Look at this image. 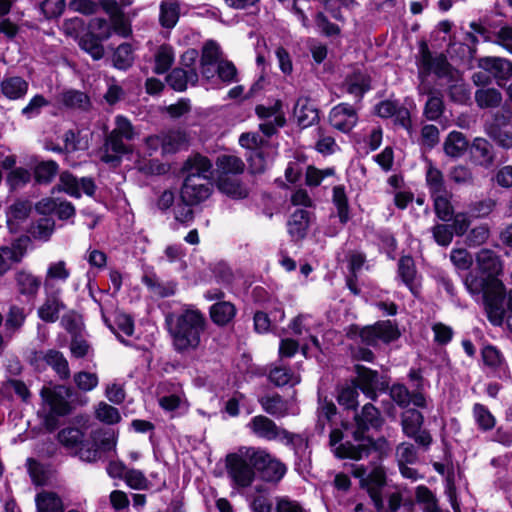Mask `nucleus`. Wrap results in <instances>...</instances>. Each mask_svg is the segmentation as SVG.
I'll use <instances>...</instances> for the list:
<instances>
[{
  "instance_id": "obj_52",
  "label": "nucleus",
  "mask_w": 512,
  "mask_h": 512,
  "mask_svg": "<svg viewBox=\"0 0 512 512\" xmlns=\"http://www.w3.org/2000/svg\"><path fill=\"white\" fill-rule=\"evenodd\" d=\"M66 8L65 0H42L39 10L46 20L58 19Z\"/></svg>"
},
{
  "instance_id": "obj_17",
  "label": "nucleus",
  "mask_w": 512,
  "mask_h": 512,
  "mask_svg": "<svg viewBox=\"0 0 512 512\" xmlns=\"http://www.w3.org/2000/svg\"><path fill=\"white\" fill-rule=\"evenodd\" d=\"M194 175H186L180 191V201L190 205H198L211 194L207 184L196 183Z\"/></svg>"
},
{
  "instance_id": "obj_33",
  "label": "nucleus",
  "mask_w": 512,
  "mask_h": 512,
  "mask_svg": "<svg viewBox=\"0 0 512 512\" xmlns=\"http://www.w3.org/2000/svg\"><path fill=\"white\" fill-rule=\"evenodd\" d=\"M175 61L174 49L170 44H162L154 55L153 72L156 75H163L172 69Z\"/></svg>"
},
{
  "instance_id": "obj_30",
  "label": "nucleus",
  "mask_w": 512,
  "mask_h": 512,
  "mask_svg": "<svg viewBox=\"0 0 512 512\" xmlns=\"http://www.w3.org/2000/svg\"><path fill=\"white\" fill-rule=\"evenodd\" d=\"M105 39L97 36L94 31H86L79 39L78 45L81 50L91 56L93 60H100L104 57L105 49L102 44Z\"/></svg>"
},
{
  "instance_id": "obj_2",
  "label": "nucleus",
  "mask_w": 512,
  "mask_h": 512,
  "mask_svg": "<svg viewBox=\"0 0 512 512\" xmlns=\"http://www.w3.org/2000/svg\"><path fill=\"white\" fill-rule=\"evenodd\" d=\"M165 325L173 349L179 354H186L200 347L207 319L199 309H185L179 314L166 315Z\"/></svg>"
},
{
  "instance_id": "obj_42",
  "label": "nucleus",
  "mask_w": 512,
  "mask_h": 512,
  "mask_svg": "<svg viewBox=\"0 0 512 512\" xmlns=\"http://www.w3.org/2000/svg\"><path fill=\"white\" fill-rule=\"evenodd\" d=\"M141 282L148 288L149 291L159 296L160 298H167L173 296L176 292V285L170 283L168 285L159 281L156 273H146L142 276Z\"/></svg>"
},
{
  "instance_id": "obj_1",
  "label": "nucleus",
  "mask_w": 512,
  "mask_h": 512,
  "mask_svg": "<svg viewBox=\"0 0 512 512\" xmlns=\"http://www.w3.org/2000/svg\"><path fill=\"white\" fill-rule=\"evenodd\" d=\"M501 273L500 257L493 250L481 249L476 253V267L464 279L470 294H482L487 319L494 326H501L506 314V289L499 279Z\"/></svg>"
},
{
  "instance_id": "obj_61",
  "label": "nucleus",
  "mask_w": 512,
  "mask_h": 512,
  "mask_svg": "<svg viewBox=\"0 0 512 512\" xmlns=\"http://www.w3.org/2000/svg\"><path fill=\"white\" fill-rule=\"evenodd\" d=\"M434 241L442 247H447L453 240L454 233L449 224L437 223L431 228Z\"/></svg>"
},
{
  "instance_id": "obj_35",
  "label": "nucleus",
  "mask_w": 512,
  "mask_h": 512,
  "mask_svg": "<svg viewBox=\"0 0 512 512\" xmlns=\"http://www.w3.org/2000/svg\"><path fill=\"white\" fill-rule=\"evenodd\" d=\"M59 165L55 160H44L35 165L32 178L37 185L50 184L58 174Z\"/></svg>"
},
{
  "instance_id": "obj_18",
  "label": "nucleus",
  "mask_w": 512,
  "mask_h": 512,
  "mask_svg": "<svg viewBox=\"0 0 512 512\" xmlns=\"http://www.w3.org/2000/svg\"><path fill=\"white\" fill-rule=\"evenodd\" d=\"M313 213L305 209H296L287 221V232L292 241L299 242L307 237Z\"/></svg>"
},
{
  "instance_id": "obj_26",
  "label": "nucleus",
  "mask_w": 512,
  "mask_h": 512,
  "mask_svg": "<svg viewBox=\"0 0 512 512\" xmlns=\"http://www.w3.org/2000/svg\"><path fill=\"white\" fill-rule=\"evenodd\" d=\"M212 162L200 153L189 156L182 165L181 172L185 175H194V178L207 179L205 173L212 169Z\"/></svg>"
},
{
  "instance_id": "obj_25",
  "label": "nucleus",
  "mask_w": 512,
  "mask_h": 512,
  "mask_svg": "<svg viewBox=\"0 0 512 512\" xmlns=\"http://www.w3.org/2000/svg\"><path fill=\"white\" fill-rule=\"evenodd\" d=\"M345 82L347 93L356 96L361 101L364 95L370 91L372 79L369 74L357 69L346 77Z\"/></svg>"
},
{
  "instance_id": "obj_49",
  "label": "nucleus",
  "mask_w": 512,
  "mask_h": 512,
  "mask_svg": "<svg viewBox=\"0 0 512 512\" xmlns=\"http://www.w3.org/2000/svg\"><path fill=\"white\" fill-rule=\"evenodd\" d=\"M475 101L482 108L498 107L502 101V94L496 88L478 89L475 92Z\"/></svg>"
},
{
  "instance_id": "obj_28",
  "label": "nucleus",
  "mask_w": 512,
  "mask_h": 512,
  "mask_svg": "<svg viewBox=\"0 0 512 512\" xmlns=\"http://www.w3.org/2000/svg\"><path fill=\"white\" fill-rule=\"evenodd\" d=\"M469 148L470 143L466 136L456 130L451 131L443 143L445 154L451 158L462 157Z\"/></svg>"
},
{
  "instance_id": "obj_3",
  "label": "nucleus",
  "mask_w": 512,
  "mask_h": 512,
  "mask_svg": "<svg viewBox=\"0 0 512 512\" xmlns=\"http://www.w3.org/2000/svg\"><path fill=\"white\" fill-rule=\"evenodd\" d=\"M425 182L430 198L433 201V210L436 217L447 223L455 214L452 205L453 193L448 189L443 172L433 165L431 161L426 169Z\"/></svg>"
},
{
  "instance_id": "obj_43",
  "label": "nucleus",
  "mask_w": 512,
  "mask_h": 512,
  "mask_svg": "<svg viewBox=\"0 0 512 512\" xmlns=\"http://www.w3.org/2000/svg\"><path fill=\"white\" fill-rule=\"evenodd\" d=\"M32 179V172L25 167L19 166L7 173L5 183L8 190L14 192L27 186Z\"/></svg>"
},
{
  "instance_id": "obj_40",
  "label": "nucleus",
  "mask_w": 512,
  "mask_h": 512,
  "mask_svg": "<svg viewBox=\"0 0 512 512\" xmlns=\"http://www.w3.org/2000/svg\"><path fill=\"white\" fill-rule=\"evenodd\" d=\"M416 501L422 505V512H450L440 507L437 496L423 484L416 487Z\"/></svg>"
},
{
  "instance_id": "obj_38",
  "label": "nucleus",
  "mask_w": 512,
  "mask_h": 512,
  "mask_svg": "<svg viewBox=\"0 0 512 512\" xmlns=\"http://www.w3.org/2000/svg\"><path fill=\"white\" fill-rule=\"evenodd\" d=\"M61 103L69 109L88 111L91 108L90 97L80 90L68 89L61 94Z\"/></svg>"
},
{
  "instance_id": "obj_41",
  "label": "nucleus",
  "mask_w": 512,
  "mask_h": 512,
  "mask_svg": "<svg viewBox=\"0 0 512 512\" xmlns=\"http://www.w3.org/2000/svg\"><path fill=\"white\" fill-rule=\"evenodd\" d=\"M268 148L269 147H261L246 153L248 171L250 174L261 175L265 173L269 157Z\"/></svg>"
},
{
  "instance_id": "obj_50",
  "label": "nucleus",
  "mask_w": 512,
  "mask_h": 512,
  "mask_svg": "<svg viewBox=\"0 0 512 512\" xmlns=\"http://www.w3.org/2000/svg\"><path fill=\"white\" fill-rule=\"evenodd\" d=\"M165 81L174 91L184 92L189 82L188 72L184 68L175 67L166 75Z\"/></svg>"
},
{
  "instance_id": "obj_62",
  "label": "nucleus",
  "mask_w": 512,
  "mask_h": 512,
  "mask_svg": "<svg viewBox=\"0 0 512 512\" xmlns=\"http://www.w3.org/2000/svg\"><path fill=\"white\" fill-rule=\"evenodd\" d=\"M216 74L224 83L237 81L238 70L235 64L230 60H220L217 64Z\"/></svg>"
},
{
  "instance_id": "obj_48",
  "label": "nucleus",
  "mask_w": 512,
  "mask_h": 512,
  "mask_svg": "<svg viewBox=\"0 0 512 512\" xmlns=\"http://www.w3.org/2000/svg\"><path fill=\"white\" fill-rule=\"evenodd\" d=\"M354 414L369 423L375 431H380L385 423L380 410L372 403H366L360 412L355 411Z\"/></svg>"
},
{
  "instance_id": "obj_4",
  "label": "nucleus",
  "mask_w": 512,
  "mask_h": 512,
  "mask_svg": "<svg viewBox=\"0 0 512 512\" xmlns=\"http://www.w3.org/2000/svg\"><path fill=\"white\" fill-rule=\"evenodd\" d=\"M401 336L398 324L391 320H378L373 324L360 326L351 324L346 330V337L349 340H359L362 345L377 348L379 342L390 344Z\"/></svg>"
},
{
  "instance_id": "obj_63",
  "label": "nucleus",
  "mask_w": 512,
  "mask_h": 512,
  "mask_svg": "<svg viewBox=\"0 0 512 512\" xmlns=\"http://www.w3.org/2000/svg\"><path fill=\"white\" fill-rule=\"evenodd\" d=\"M27 471L33 484L42 486L46 483L47 477L44 466L34 458L26 460Z\"/></svg>"
},
{
  "instance_id": "obj_27",
  "label": "nucleus",
  "mask_w": 512,
  "mask_h": 512,
  "mask_svg": "<svg viewBox=\"0 0 512 512\" xmlns=\"http://www.w3.org/2000/svg\"><path fill=\"white\" fill-rule=\"evenodd\" d=\"M217 176H236L245 171L244 161L235 155L221 154L215 161Z\"/></svg>"
},
{
  "instance_id": "obj_6",
  "label": "nucleus",
  "mask_w": 512,
  "mask_h": 512,
  "mask_svg": "<svg viewBox=\"0 0 512 512\" xmlns=\"http://www.w3.org/2000/svg\"><path fill=\"white\" fill-rule=\"evenodd\" d=\"M58 442L67 450H75L74 455L82 461L93 463L99 459V445L95 435L85 438L84 432L77 427H66L57 433Z\"/></svg>"
},
{
  "instance_id": "obj_45",
  "label": "nucleus",
  "mask_w": 512,
  "mask_h": 512,
  "mask_svg": "<svg viewBox=\"0 0 512 512\" xmlns=\"http://www.w3.org/2000/svg\"><path fill=\"white\" fill-rule=\"evenodd\" d=\"M258 402L262 409L271 416L283 417L286 414L285 402L278 393L262 396L258 399Z\"/></svg>"
},
{
  "instance_id": "obj_36",
  "label": "nucleus",
  "mask_w": 512,
  "mask_h": 512,
  "mask_svg": "<svg viewBox=\"0 0 512 512\" xmlns=\"http://www.w3.org/2000/svg\"><path fill=\"white\" fill-rule=\"evenodd\" d=\"M44 362L54 370L61 380L69 379L71 375L69 363L61 351L56 349L47 350Z\"/></svg>"
},
{
  "instance_id": "obj_37",
  "label": "nucleus",
  "mask_w": 512,
  "mask_h": 512,
  "mask_svg": "<svg viewBox=\"0 0 512 512\" xmlns=\"http://www.w3.org/2000/svg\"><path fill=\"white\" fill-rule=\"evenodd\" d=\"M134 59L133 46L128 42H123L114 49L112 64L117 70L127 71L133 66Z\"/></svg>"
},
{
  "instance_id": "obj_53",
  "label": "nucleus",
  "mask_w": 512,
  "mask_h": 512,
  "mask_svg": "<svg viewBox=\"0 0 512 512\" xmlns=\"http://www.w3.org/2000/svg\"><path fill=\"white\" fill-rule=\"evenodd\" d=\"M391 400L401 409L410 405V390L402 383H394L387 390Z\"/></svg>"
},
{
  "instance_id": "obj_8",
  "label": "nucleus",
  "mask_w": 512,
  "mask_h": 512,
  "mask_svg": "<svg viewBox=\"0 0 512 512\" xmlns=\"http://www.w3.org/2000/svg\"><path fill=\"white\" fill-rule=\"evenodd\" d=\"M419 58L417 60L418 76L424 80L427 76L434 73L438 78H446L451 76L453 66L444 53L433 56L427 41L422 39L418 43Z\"/></svg>"
},
{
  "instance_id": "obj_59",
  "label": "nucleus",
  "mask_w": 512,
  "mask_h": 512,
  "mask_svg": "<svg viewBox=\"0 0 512 512\" xmlns=\"http://www.w3.org/2000/svg\"><path fill=\"white\" fill-rule=\"evenodd\" d=\"M61 323L71 338L80 336L83 332L84 325L81 321V316L77 315L74 311L65 314L62 317Z\"/></svg>"
},
{
  "instance_id": "obj_55",
  "label": "nucleus",
  "mask_w": 512,
  "mask_h": 512,
  "mask_svg": "<svg viewBox=\"0 0 512 512\" xmlns=\"http://www.w3.org/2000/svg\"><path fill=\"white\" fill-rule=\"evenodd\" d=\"M95 415L99 421L108 425L117 424L121 420V415L118 409L106 402L99 403Z\"/></svg>"
},
{
  "instance_id": "obj_51",
  "label": "nucleus",
  "mask_w": 512,
  "mask_h": 512,
  "mask_svg": "<svg viewBox=\"0 0 512 512\" xmlns=\"http://www.w3.org/2000/svg\"><path fill=\"white\" fill-rule=\"evenodd\" d=\"M29 241L30 238L28 236H21L13 242L12 247L1 246L0 250L7 255L12 262L19 263L27 252Z\"/></svg>"
},
{
  "instance_id": "obj_24",
  "label": "nucleus",
  "mask_w": 512,
  "mask_h": 512,
  "mask_svg": "<svg viewBox=\"0 0 512 512\" xmlns=\"http://www.w3.org/2000/svg\"><path fill=\"white\" fill-rule=\"evenodd\" d=\"M217 189L233 200H243L249 196V189L245 184L232 177L217 176Z\"/></svg>"
},
{
  "instance_id": "obj_7",
  "label": "nucleus",
  "mask_w": 512,
  "mask_h": 512,
  "mask_svg": "<svg viewBox=\"0 0 512 512\" xmlns=\"http://www.w3.org/2000/svg\"><path fill=\"white\" fill-rule=\"evenodd\" d=\"M248 460L252 462L255 476L266 483L278 484L287 473V466L266 449L250 448Z\"/></svg>"
},
{
  "instance_id": "obj_56",
  "label": "nucleus",
  "mask_w": 512,
  "mask_h": 512,
  "mask_svg": "<svg viewBox=\"0 0 512 512\" xmlns=\"http://www.w3.org/2000/svg\"><path fill=\"white\" fill-rule=\"evenodd\" d=\"M239 144L247 152H251L261 147H270L269 140L255 132L242 133L239 137Z\"/></svg>"
},
{
  "instance_id": "obj_44",
  "label": "nucleus",
  "mask_w": 512,
  "mask_h": 512,
  "mask_svg": "<svg viewBox=\"0 0 512 512\" xmlns=\"http://www.w3.org/2000/svg\"><path fill=\"white\" fill-rule=\"evenodd\" d=\"M473 417L479 430L483 432L491 431L496 426V418L487 406L481 403L473 405Z\"/></svg>"
},
{
  "instance_id": "obj_14",
  "label": "nucleus",
  "mask_w": 512,
  "mask_h": 512,
  "mask_svg": "<svg viewBox=\"0 0 512 512\" xmlns=\"http://www.w3.org/2000/svg\"><path fill=\"white\" fill-rule=\"evenodd\" d=\"M483 364L491 369L499 379H510V370L503 353L492 344H486L481 349Z\"/></svg>"
},
{
  "instance_id": "obj_19",
  "label": "nucleus",
  "mask_w": 512,
  "mask_h": 512,
  "mask_svg": "<svg viewBox=\"0 0 512 512\" xmlns=\"http://www.w3.org/2000/svg\"><path fill=\"white\" fill-rule=\"evenodd\" d=\"M66 309L65 303L60 297V290L46 293L44 303L38 308V317L45 323H55L59 319V314Z\"/></svg>"
},
{
  "instance_id": "obj_5",
  "label": "nucleus",
  "mask_w": 512,
  "mask_h": 512,
  "mask_svg": "<svg viewBox=\"0 0 512 512\" xmlns=\"http://www.w3.org/2000/svg\"><path fill=\"white\" fill-rule=\"evenodd\" d=\"M42 402L49 409L60 415H71L77 406H84L87 398L79 393L74 387L64 384L49 383L44 385L39 393Z\"/></svg>"
},
{
  "instance_id": "obj_58",
  "label": "nucleus",
  "mask_w": 512,
  "mask_h": 512,
  "mask_svg": "<svg viewBox=\"0 0 512 512\" xmlns=\"http://www.w3.org/2000/svg\"><path fill=\"white\" fill-rule=\"evenodd\" d=\"M31 209V203L28 200L17 199L8 207V220L24 221L29 217Z\"/></svg>"
},
{
  "instance_id": "obj_10",
  "label": "nucleus",
  "mask_w": 512,
  "mask_h": 512,
  "mask_svg": "<svg viewBox=\"0 0 512 512\" xmlns=\"http://www.w3.org/2000/svg\"><path fill=\"white\" fill-rule=\"evenodd\" d=\"M424 422L423 413L416 408L408 407L401 413L402 433L426 451L430 448L433 438L429 430L422 428Z\"/></svg>"
},
{
  "instance_id": "obj_47",
  "label": "nucleus",
  "mask_w": 512,
  "mask_h": 512,
  "mask_svg": "<svg viewBox=\"0 0 512 512\" xmlns=\"http://www.w3.org/2000/svg\"><path fill=\"white\" fill-rule=\"evenodd\" d=\"M56 189L76 199L82 196L79 189V179L69 170H65L60 174Z\"/></svg>"
},
{
  "instance_id": "obj_29",
  "label": "nucleus",
  "mask_w": 512,
  "mask_h": 512,
  "mask_svg": "<svg viewBox=\"0 0 512 512\" xmlns=\"http://www.w3.org/2000/svg\"><path fill=\"white\" fill-rule=\"evenodd\" d=\"M15 282L19 294L28 298L36 297L42 284L39 277L26 270L16 272Z\"/></svg>"
},
{
  "instance_id": "obj_22",
  "label": "nucleus",
  "mask_w": 512,
  "mask_h": 512,
  "mask_svg": "<svg viewBox=\"0 0 512 512\" xmlns=\"http://www.w3.org/2000/svg\"><path fill=\"white\" fill-rule=\"evenodd\" d=\"M294 115L297 118V125L301 129L308 128L319 122V109L308 97H301L294 107Z\"/></svg>"
},
{
  "instance_id": "obj_64",
  "label": "nucleus",
  "mask_w": 512,
  "mask_h": 512,
  "mask_svg": "<svg viewBox=\"0 0 512 512\" xmlns=\"http://www.w3.org/2000/svg\"><path fill=\"white\" fill-rule=\"evenodd\" d=\"M315 24L326 37L338 36L341 33L339 25L331 22L329 18L321 11L316 13Z\"/></svg>"
},
{
  "instance_id": "obj_15",
  "label": "nucleus",
  "mask_w": 512,
  "mask_h": 512,
  "mask_svg": "<svg viewBox=\"0 0 512 512\" xmlns=\"http://www.w3.org/2000/svg\"><path fill=\"white\" fill-rule=\"evenodd\" d=\"M495 157L494 147L488 140L474 138L469 148V159L472 164L490 169L494 166Z\"/></svg>"
},
{
  "instance_id": "obj_34",
  "label": "nucleus",
  "mask_w": 512,
  "mask_h": 512,
  "mask_svg": "<svg viewBox=\"0 0 512 512\" xmlns=\"http://www.w3.org/2000/svg\"><path fill=\"white\" fill-rule=\"evenodd\" d=\"M37 512H64L62 498L54 491H42L35 497Z\"/></svg>"
},
{
  "instance_id": "obj_9",
  "label": "nucleus",
  "mask_w": 512,
  "mask_h": 512,
  "mask_svg": "<svg viewBox=\"0 0 512 512\" xmlns=\"http://www.w3.org/2000/svg\"><path fill=\"white\" fill-rule=\"evenodd\" d=\"M356 377L352 382L371 401L378 399V392L386 393L389 389L390 377L380 374L377 370L361 364L354 365Z\"/></svg>"
},
{
  "instance_id": "obj_23",
  "label": "nucleus",
  "mask_w": 512,
  "mask_h": 512,
  "mask_svg": "<svg viewBox=\"0 0 512 512\" xmlns=\"http://www.w3.org/2000/svg\"><path fill=\"white\" fill-rule=\"evenodd\" d=\"M252 433L261 439L273 441L279 437V427L277 424L267 416L257 415L254 416L248 424Z\"/></svg>"
},
{
  "instance_id": "obj_32",
  "label": "nucleus",
  "mask_w": 512,
  "mask_h": 512,
  "mask_svg": "<svg viewBox=\"0 0 512 512\" xmlns=\"http://www.w3.org/2000/svg\"><path fill=\"white\" fill-rule=\"evenodd\" d=\"M332 203L337 210L339 222L346 225L350 219V204L344 185H336L332 189Z\"/></svg>"
},
{
  "instance_id": "obj_60",
  "label": "nucleus",
  "mask_w": 512,
  "mask_h": 512,
  "mask_svg": "<svg viewBox=\"0 0 512 512\" xmlns=\"http://www.w3.org/2000/svg\"><path fill=\"white\" fill-rule=\"evenodd\" d=\"M73 381L77 388L83 392L92 391L98 385V376L95 373L80 371L74 374Z\"/></svg>"
},
{
  "instance_id": "obj_21",
  "label": "nucleus",
  "mask_w": 512,
  "mask_h": 512,
  "mask_svg": "<svg viewBox=\"0 0 512 512\" xmlns=\"http://www.w3.org/2000/svg\"><path fill=\"white\" fill-rule=\"evenodd\" d=\"M477 66L500 80H508L512 76V62L505 58L481 57L477 60Z\"/></svg>"
},
{
  "instance_id": "obj_11",
  "label": "nucleus",
  "mask_w": 512,
  "mask_h": 512,
  "mask_svg": "<svg viewBox=\"0 0 512 512\" xmlns=\"http://www.w3.org/2000/svg\"><path fill=\"white\" fill-rule=\"evenodd\" d=\"M225 467L228 476L236 487L247 488L255 480V470L252 462L238 453H229L225 457Z\"/></svg>"
},
{
  "instance_id": "obj_12",
  "label": "nucleus",
  "mask_w": 512,
  "mask_h": 512,
  "mask_svg": "<svg viewBox=\"0 0 512 512\" xmlns=\"http://www.w3.org/2000/svg\"><path fill=\"white\" fill-rule=\"evenodd\" d=\"M373 113L382 119L394 117V124L406 130L412 127L410 111L405 106L400 105L398 100L386 99L380 101L374 106Z\"/></svg>"
},
{
  "instance_id": "obj_39",
  "label": "nucleus",
  "mask_w": 512,
  "mask_h": 512,
  "mask_svg": "<svg viewBox=\"0 0 512 512\" xmlns=\"http://www.w3.org/2000/svg\"><path fill=\"white\" fill-rule=\"evenodd\" d=\"M359 388L351 381V385L337 387L336 400L338 404L345 410L357 411L359 403Z\"/></svg>"
},
{
  "instance_id": "obj_46",
  "label": "nucleus",
  "mask_w": 512,
  "mask_h": 512,
  "mask_svg": "<svg viewBox=\"0 0 512 512\" xmlns=\"http://www.w3.org/2000/svg\"><path fill=\"white\" fill-rule=\"evenodd\" d=\"M354 422H350L349 420L342 419L340 421V426L343 430L349 431L354 428L352 431V438L356 442H364L367 441V432L370 430L371 426L369 423L365 422L362 418L353 416Z\"/></svg>"
},
{
  "instance_id": "obj_16",
  "label": "nucleus",
  "mask_w": 512,
  "mask_h": 512,
  "mask_svg": "<svg viewBox=\"0 0 512 512\" xmlns=\"http://www.w3.org/2000/svg\"><path fill=\"white\" fill-rule=\"evenodd\" d=\"M417 268L411 255H402L397 263V275L414 297H419L421 284L416 282Z\"/></svg>"
},
{
  "instance_id": "obj_20",
  "label": "nucleus",
  "mask_w": 512,
  "mask_h": 512,
  "mask_svg": "<svg viewBox=\"0 0 512 512\" xmlns=\"http://www.w3.org/2000/svg\"><path fill=\"white\" fill-rule=\"evenodd\" d=\"M209 318L211 322L219 328L231 325L237 315V308L230 301H217L209 309Z\"/></svg>"
},
{
  "instance_id": "obj_54",
  "label": "nucleus",
  "mask_w": 512,
  "mask_h": 512,
  "mask_svg": "<svg viewBox=\"0 0 512 512\" xmlns=\"http://www.w3.org/2000/svg\"><path fill=\"white\" fill-rule=\"evenodd\" d=\"M179 20V6L177 4H164L160 6L159 21L163 28L175 27Z\"/></svg>"
},
{
  "instance_id": "obj_31",
  "label": "nucleus",
  "mask_w": 512,
  "mask_h": 512,
  "mask_svg": "<svg viewBox=\"0 0 512 512\" xmlns=\"http://www.w3.org/2000/svg\"><path fill=\"white\" fill-rule=\"evenodd\" d=\"M28 88V82L20 76L8 77L1 82V92L9 100L24 98Z\"/></svg>"
},
{
  "instance_id": "obj_13",
  "label": "nucleus",
  "mask_w": 512,
  "mask_h": 512,
  "mask_svg": "<svg viewBox=\"0 0 512 512\" xmlns=\"http://www.w3.org/2000/svg\"><path fill=\"white\" fill-rule=\"evenodd\" d=\"M328 120L330 125L336 130L348 134L359 121L357 110L349 103L341 102L329 112Z\"/></svg>"
},
{
  "instance_id": "obj_57",
  "label": "nucleus",
  "mask_w": 512,
  "mask_h": 512,
  "mask_svg": "<svg viewBox=\"0 0 512 512\" xmlns=\"http://www.w3.org/2000/svg\"><path fill=\"white\" fill-rule=\"evenodd\" d=\"M62 28L67 36L74 39H79L87 31L84 19L78 16L65 19Z\"/></svg>"
}]
</instances>
